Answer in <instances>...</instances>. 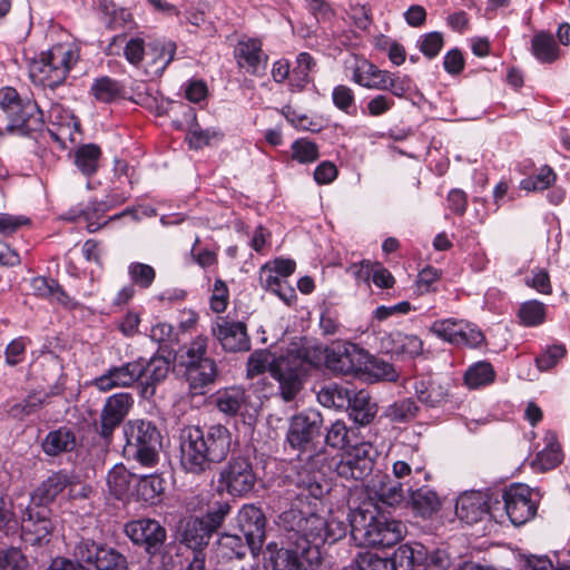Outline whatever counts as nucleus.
<instances>
[{
	"instance_id": "f257e3e1",
	"label": "nucleus",
	"mask_w": 570,
	"mask_h": 570,
	"mask_svg": "<svg viewBox=\"0 0 570 570\" xmlns=\"http://www.w3.org/2000/svg\"><path fill=\"white\" fill-rule=\"evenodd\" d=\"M296 485L301 492L289 509L278 517L283 531L282 546L268 542L263 554L264 562L273 570H315L321 547L332 544L346 534V524L334 517L317 513V504L325 492L318 474L303 471L297 473Z\"/></svg>"
},
{
	"instance_id": "f03ea898",
	"label": "nucleus",
	"mask_w": 570,
	"mask_h": 570,
	"mask_svg": "<svg viewBox=\"0 0 570 570\" xmlns=\"http://www.w3.org/2000/svg\"><path fill=\"white\" fill-rule=\"evenodd\" d=\"M232 443V432L224 424L186 425L178 433L179 466L185 473L199 476L226 460Z\"/></svg>"
},
{
	"instance_id": "7ed1b4c3",
	"label": "nucleus",
	"mask_w": 570,
	"mask_h": 570,
	"mask_svg": "<svg viewBox=\"0 0 570 570\" xmlns=\"http://www.w3.org/2000/svg\"><path fill=\"white\" fill-rule=\"evenodd\" d=\"M350 524L353 538L360 541V544L371 548L393 547L406 532L402 521L379 511L361 508L352 513Z\"/></svg>"
},
{
	"instance_id": "20e7f679",
	"label": "nucleus",
	"mask_w": 570,
	"mask_h": 570,
	"mask_svg": "<svg viewBox=\"0 0 570 570\" xmlns=\"http://www.w3.org/2000/svg\"><path fill=\"white\" fill-rule=\"evenodd\" d=\"M208 341L207 336L198 335L181 350L180 365L194 394H205L218 376L217 364L207 354Z\"/></svg>"
},
{
	"instance_id": "39448f33",
	"label": "nucleus",
	"mask_w": 570,
	"mask_h": 570,
	"mask_svg": "<svg viewBox=\"0 0 570 570\" xmlns=\"http://www.w3.org/2000/svg\"><path fill=\"white\" fill-rule=\"evenodd\" d=\"M126 444L124 452L145 468H154L159 462L161 434L157 426L147 420H130L122 428Z\"/></svg>"
},
{
	"instance_id": "423d86ee",
	"label": "nucleus",
	"mask_w": 570,
	"mask_h": 570,
	"mask_svg": "<svg viewBox=\"0 0 570 570\" xmlns=\"http://www.w3.org/2000/svg\"><path fill=\"white\" fill-rule=\"evenodd\" d=\"M78 57L65 45L53 46L29 63V77L35 85L55 89L62 85Z\"/></svg>"
},
{
	"instance_id": "0eeeda50",
	"label": "nucleus",
	"mask_w": 570,
	"mask_h": 570,
	"mask_svg": "<svg viewBox=\"0 0 570 570\" xmlns=\"http://www.w3.org/2000/svg\"><path fill=\"white\" fill-rule=\"evenodd\" d=\"M323 416L316 410H304L289 419L286 433V444L297 451V456L303 460L318 458L317 440L321 435Z\"/></svg>"
},
{
	"instance_id": "6e6552de",
	"label": "nucleus",
	"mask_w": 570,
	"mask_h": 570,
	"mask_svg": "<svg viewBox=\"0 0 570 570\" xmlns=\"http://www.w3.org/2000/svg\"><path fill=\"white\" fill-rule=\"evenodd\" d=\"M0 108L8 120L7 132L28 135L42 122L38 105L30 99L22 100L14 88L0 89Z\"/></svg>"
},
{
	"instance_id": "1a4fd4ad",
	"label": "nucleus",
	"mask_w": 570,
	"mask_h": 570,
	"mask_svg": "<svg viewBox=\"0 0 570 570\" xmlns=\"http://www.w3.org/2000/svg\"><path fill=\"white\" fill-rule=\"evenodd\" d=\"M257 482V474L249 456L232 455L219 469L217 490L234 498H244L250 493Z\"/></svg>"
},
{
	"instance_id": "9d476101",
	"label": "nucleus",
	"mask_w": 570,
	"mask_h": 570,
	"mask_svg": "<svg viewBox=\"0 0 570 570\" xmlns=\"http://www.w3.org/2000/svg\"><path fill=\"white\" fill-rule=\"evenodd\" d=\"M377 456V448L370 441H363L345 451L335 470L341 478L363 480L372 473Z\"/></svg>"
},
{
	"instance_id": "9b49d317",
	"label": "nucleus",
	"mask_w": 570,
	"mask_h": 570,
	"mask_svg": "<svg viewBox=\"0 0 570 570\" xmlns=\"http://www.w3.org/2000/svg\"><path fill=\"white\" fill-rule=\"evenodd\" d=\"M430 331L455 346L476 348L484 342L482 331L475 324L463 318L438 320L432 323Z\"/></svg>"
},
{
	"instance_id": "f8f14e48",
	"label": "nucleus",
	"mask_w": 570,
	"mask_h": 570,
	"mask_svg": "<svg viewBox=\"0 0 570 570\" xmlns=\"http://www.w3.org/2000/svg\"><path fill=\"white\" fill-rule=\"evenodd\" d=\"M124 532L135 546L144 549L150 557L161 551L167 538L166 529L157 520L149 518L127 522Z\"/></svg>"
},
{
	"instance_id": "ddd939ff",
	"label": "nucleus",
	"mask_w": 570,
	"mask_h": 570,
	"mask_svg": "<svg viewBox=\"0 0 570 570\" xmlns=\"http://www.w3.org/2000/svg\"><path fill=\"white\" fill-rule=\"evenodd\" d=\"M365 350L352 342H336L325 347V366L335 374L357 377Z\"/></svg>"
},
{
	"instance_id": "4468645a",
	"label": "nucleus",
	"mask_w": 570,
	"mask_h": 570,
	"mask_svg": "<svg viewBox=\"0 0 570 570\" xmlns=\"http://www.w3.org/2000/svg\"><path fill=\"white\" fill-rule=\"evenodd\" d=\"M75 560L57 557L49 570H107V551L94 541H83L75 549Z\"/></svg>"
},
{
	"instance_id": "2eb2a0df",
	"label": "nucleus",
	"mask_w": 570,
	"mask_h": 570,
	"mask_svg": "<svg viewBox=\"0 0 570 570\" xmlns=\"http://www.w3.org/2000/svg\"><path fill=\"white\" fill-rule=\"evenodd\" d=\"M533 490L523 483L510 485L502 494L504 509L514 525L524 524L537 513V502Z\"/></svg>"
},
{
	"instance_id": "dca6fc26",
	"label": "nucleus",
	"mask_w": 570,
	"mask_h": 570,
	"mask_svg": "<svg viewBox=\"0 0 570 570\" xmlns=\"http://www.w3.org/2000/svg\"><path fill=\"white\" fill-rule=\"evenodd\" d=\"M213 402L223 415L240 416L243 422H250L257 413V407L250 402V395L239 386L218 390L213 396Z\"/></svg>"
},
{
	"instance_id": "f3484780",
	"label": "nucleus",
	"mask_w": 570,
	"mask_h": 570,
	"mask_svg": "<svg viewBox=\"0 0 570 570\" xmlns=\"http://www.w3.org/2000/svg\"><path fill=\"white\" fill-rule=\"evenodd\" d=\"M212 335L220 344L224 351L236 353L250 348V338L245 323L233 321L228 317H217L210 326Z\"/></svg>"
},
{
	"instance_id": "a211bd4d",
	"label": "nucleus",
	"mask_w": 570,
	"mask_h": 570,
	"mask_svg": "<svg viewBox=\"0 0 570 570\" xmlns=\"http://www.w3.org/2000/svg\"><path fill=\"white\" fill-rule=\"evenodd\" d=\"M237 523L243 537L248 541L252 554L258 556L265 541L264 512L255 504H244L238 512Z\"/></svg>"
},
{
	"instance_id": "6ab92c4d",
	"label": "nucleus",
	"mask_w": 570,
	"mask_h": 570,
	"mask_svg": "<svg viewBox=\"0 0 570 570\" xmlns=\"http://www.w3.org/2000/svg\"><path fill=\"white\" fill-rule=\"evenodd\" d=\"M46 507L28 508L27 517L22 519V538L31 546H41L49 542L55 529V522L49 517Z\"/></svg>"
},
{
	"instance_id": "aec40b11",
	"label": "nucleus",
	"mask_w": 570,
	"mask_h": 570,
	"mask_svg": "<svg viewBox=\"0 0 570 570\" xmlns=\"http://www.w3.org/2000/svg\"><path fill=\"white\" fill-rule=\"evenodd\" d=\"M305 375L283 355L271 366V376L278 383L279 394L286 402L296 397L303 387Z\"/></svg>"
},
{
	"instance_id": "412c9836",
	"label": "nucleus",
	"mask_w": 570,
	"mask_h": 570,
	"mask_svg": "<svg viewBox=\"0 0 570 570\" xmlns=\"http://www.w3.org/2000/svg\"><path fill=\"white\" fill-rule=\"evenodd\" d=\"M234 56L237 66L253 76L262 75L267 67V55L262 49L258 39L239 40L235 47Z\"/></svg>"
},
{
	"instance_id": "4be33fe9",
	"label": "nucleus",
	"mask_w": 570,
	"mask_h": 570,
	"mask_svg": "<svg viewBox=\"0 0 570 570\" xmlns=\"http://www.w3.org/2000/svg\"><path fill=\"white\" fill-rule=\"evenodd\" d=\"M489 495L482 491H465L455 502V514L468 524L480 521L489 513Z\"/></svg>"
},
{
	"instance_id": "5701e85b",
	"label": "nucleus",
	"mask_w": 570,
	"mask_h": 570,
	"mask_svg": "<svg viewBox=\"0 0 570 570\" xmlns=\"http://www.w3.org/2000/svg\"><path fill=\"white\" fill-rule=\"evenodd\" d=\"M283 356L304 374H307L309 370L320 366L322 362L325 363V348L308 342L292 343Z\"/></svg>"
},
{
	"instance_id": "b1692460",
	"label": "nucleus",
	"mask_w": 570,
	"mask_h": 570,
	"mask_svg": "<svg viewBox=\"0 0 570 570\" xmlns=\"http://www.w3.org/2000/svg\"><path fill=\"white\" fill-rule=\"evenodd\" d=\"M137 362L142 367L140 384L144 386V393L150 389V394H154L155 385L165 380L169 373V361L164 356L154 355L149 360L140 357Z\"/></svg>"
},
{
	"instance_id": "393cba45",
	"label": "nucleus",
	"mask_w": 570,
	"mask_h": 570,
	"mask_svg": "<svg viewBox=\"0 0 570 570\" xmlns=\"http://www.w3.org/2000/svg\"><path fill=\"white\" fill-rule=\"evenodd\" d=\"M371 493L382 503L394 507L404 499L403 487L387 474H376L368 483Z\"/></svg>"
},
{
	"instance_id": "a878e982",
	"label": "nucleus",
	"mask_w": 570,
	"mask_h": 570,
	"mask_svg": "<svg viewBox=\"0 0 570 570\" xmlns=\"http://www.w3.org/2000/svg\"><path fill=\"white\" fill-rule=\"evenodd\" d=\"M390 561L393 562L394 570H411L428 561V549L420 542H406L399 546Z\"/></svg>"
},
{
	"instance_id": "bb28decb",
	"label": "nucleus",
	"mask_w": 570,
	"mask_h": 570,
	"mask_svg": "<svg viewBox=\"0 0 570 570\" xmlns=\"http://www.w3.org/2000/svg\"><path fill=\"white\" fill-rule=\"evenodd\" d=\"M176 43L174 41L157 40L148 46L146 53L147 66L151 69L154 76L160 77L176 55Z\"/></svg>"
},
{
	"instance_id": "cd10ccee",
	"label": "nucleus",
	"mask_w": 570,
	"mask_h": 570,
	"mask_svg": "<svg viewBox=\"0 0 570 570\" xmlns=\"http://www.w3.org/2000/svg\"><path fill=\"white\" fill-rule=\"evenodd\" d=\"M356 379L370 383L381 380L394 382L397 380V373L392 364L377 358L365 351V358L362 360L361 371Z\"/></svg>"
},
{
	"instance_id": "c85d7f7f",
	"label": "nucleus",
	"mask_w": 570,
	"mask_h": 570,
	"mask_svg": "<svg viewBox=\"0 0 570 570\" xmlns=\"http://www.w3.org/2000/svg\"><path fill=\"white\" fill-rule=\"evenodd\" d=\"M214 531L206 521L198 517L188 518L181 529V542L188 549H204L207 547Z\"/></svg>"
},
{
	"instance_id": "c756f323",
	"label": "nucleus",
	"mask_w": 570,
	"mask_h": 570,
	"mask_svg": "<svg viewBox=\"0 0 570 570\" xmlns=\"http://www.w3.org/2000/svg\"><path fill=\"white\" fill-rule=\"evenodd\" d=\"M386 77H389L387 70H382L367 60L357 62L352 72L353 82L363 88L379 91L386 87Z\"/></svg>"
},
{
	"instance_id": "7c9ffc66",
	"label": "nucleus",
	"mask_w": 570,
	"mask_h": 570,
	"mask_svg": "<svg viewBox=\"0 0 570 570\" xmlns=\"http://www.w3.org/2000/svg\"><path fill=\"white\" fill-rule=\"evenodd\" d=\"M259 283L262 287L277 295L286 304L296 298L295 289L283 279L271 265L265 263L259 269Z\"/></svg>"
},
{
	"instance_id": "2f4dec72",
	"label": "nucleus",
	"mask_w": 570,
	"mask_h": 570,
	"mask_svg": "<svg viewBox=\"0 0 570 570\" xmlns=\"http://www.w3.org/2000/svg\"><path fill=\"white\" fill-rule=\"evenodd\" d=\"M350 417L357 424H368L376 414L375 404L371 402L367 391L360 390L352 391L350 396V404L345 407Z\"/></svg>"
},
{
	"instance_id": "473e14b6",
	"label": "nucleus",
	"mask_w": 570,
	"mask_h": 570,
	"mask_svg": "<svg viewBox=\"0 0 570 570\" xmlns=\"http://www.w3.org/2000/svg\"><path fill=\"white\" fill-rule=\"evenodd\" d=\"M69 484L70 480L66 473H53L36 489L32 494V502L36 505L45 507L52 502Z\"/></svg>"
},
{
	"instance_id": "72a5a7b5",
	"label": "nucleus",
	"mask_w": 570,
	"mask_h": 570,
	"mask_svg": "<svg viewBox=\"0 0 570 570\" xmlns=\"http://www.w3.org/2000/svg\"><path fill=\"white\" fill-rule=\"evenodd\" d=\"M136 481L137 476L122 464H115L109 470V495L118 500L127 499L131 494Z\"/></svg>"
},
{
	"instance_id": "f704fd0d",
	"label": "nucleus",
	"mask_w": 570,
	"mask_h": 570,
	"mask_svg": "<svg viewBox=\"0 0 570 570\" xmlns=\"http://www.w3.org/2000/svg\"><path fill=\"white\" fill-rule=\"evenodd\" d=\"M316 70V61L308 52H299L296 57L295 67L289 77L292 91L303 90L312 80V73Z\"/></svg>"
},
{
	"instance_id": "c9c22d12",
	"label": "nucleus",
	"mask_w": 570,
	"mask_h": 570,
	"mask_svg": "<svg viewBox=\"0 0 570 570\" xmlns=\"http://www.w3.org/2000/svg\"><path fill=\"white\" fill-rule=\"evenodd\" d=\"M562 459L561 449L553 432L546 434V446L538 452L531 465L535 471L546 472L554 469Z\"/></svg>"
},
{
	"instance_id": "e433bc0d",
	"label": "nucleus",
	"mask_w": 570,
	"mask_h": 570,
	"mask_svg": "<svg viewBox=\"0 0 570 570\" xmlns=\"http://www.w3.org/2000/svg\"><path fill=\"white\" fill-rule=\"evenodd\" d=\"M497 373L488 361H478L468 366L463 381L470 390H478L492 384Z\"/></svg>"
},
{
	"instance_id": "4c0bfd02",
	"label": "nucleus",
	"mask_w": 570,
	"mask_h": 570,
	"mask_svg": "<svg viewBox=\"0 0 570 570\" xmlns=\"http://www.w3.org/2000/svg\"><path fill=\"white\" fill-rule=\"evenodd\" d=\"M411 505L422 518L431 517L441 507L438 493L429 487H421L411 491Z\"/></svg>"
},
{
	"instance_id": "58836bf2",
	"label": "nucleus",
	"mask_w": 570,
	"mask_h": 570,
	"mask_svg": "<svg viewBox=\"0 0 570 570\" xmlns=\"http://www.w3.org/2000/svg\"><path fill=\"white\" fill-rule=\"evenodd\" d=\"M77 445L76 436L67 428L51 431L42 443L43 451L49 455H58L62 452H70Z\"/></svg>"
},
{
	"instance_id": "ea45409f",
	"label": "nucleus",
	"mask_w": 570,
	"mask_h": 570,
	"mask_svg": "<svg viewBox=\"0 0 570 570\" xmlns=\"http://www.w3.org/2000/svg\"><path fill=\"white\" fill-rule=\"evenodd\" d=\"M386 340L391 342L392 346L390 352L394 354L416 357L423 351V341L416 335L404 334L400 331H396L390 333Z\"/></svg>"
},
{
	"instance_id": "a19ab883",
	"label": "nucleus",
	"mask_w": 570,
	"mask_h": 570,
	"mask_svg": "<svg viewBox=\"0 0 570 570\" xmlns=\"http://www.w3.org/2000/svg\"><path fill=\"white\" fill-rule=\"evenodd\" d=\"M413 387L417 400L430 407L441 405L448 396L446 390L432 380H416Z\"/></svg>"
},
{
	"instance_id": "79ce46f5",
	"label": "nucleus",
	"mask_w": 570,
	"mask_h": 570,
	"mask_svg": "<svg viewBox=\"0 0 570 570\" xmlns=\"http://www.w3.org/2000/svg\"><path fill=\"white\" fill-rule=\"evenodd\" d=\"M137 495L146 503L155 504L165 490V481L159 474L142 475L136 481Z\"/></svg>"
},
{
	"instance_id": "37998d69",
	"label": "nucleus",
	"mask_w": 570,
	"mask_h": 570,
	"mask_svg": "<svg viewBox=\"0 0 570 570\" xmlns=\"http://www.w3.org/2000/svg\"><path fill=\"white\" fill-rule=\"evenodd\" d=\"M351 393L352 390L336 383H331L317 392V401L325 407L342 410L350 404Z\"/></svg>"
},
{
	"instance_id": "c03bdc74",
	"label": "nucleus",
	"mask_w": 570,
	"mask_h": 570,
	"mask_svg": "<svg viewBox=\"0 0 570 570\" xmlns=\"http://www.w3.org/2000/svg\"><path fill=\"white\" fill-rule=\"evenodd\" d=\"M142 367L137 361L109 368V389L114 386H130L141 377Z\"/></svg>"
},
{
	"instance_id": "a18cd8bd",
	"label": "nucleus",
	"mask_w": 570,
	"mask_h": 570,
	"mask_svg": "<svg viewBox=\"0 0 570 570\" xmlns=\"http://www.w3.org/2000/svg\"><path fill=\"white\" fill-rule=\"evenodd\" d=\"M360 269L355 273L358 279H368L372 276V282L381 288H391L394 285V277L389 269L379 263H371L363 261L360 264Z\"/></svg>"
},
{
	"instance_id": "49530a36",
	"label": "nucleus",
	"mask_w": 570,
	"mask_h": 570,
	"mask_svg": "<svg viewBox=\"0 0 570 570\" xmlns=\"http://www.w3.org/2000/svg\"><path fill=\"white\" fill-rule=\"evenodd\" d=\"M533 56L543 63H550L558 59L559 47L551 35L537 33L531 41Z\"/></svg>"
},
{
	"instance_id": "de8ad7c7",
	"label": "nucleus",
	"mask_w": 570,
	"mask_h": 570,
	"mask_svg": "<svg viewBox=\"0 0 570 570\" xmlns=\"http://www.w3.org/2000/svg\"><path fill=\"white\" fill-rule=\"evenodd\" d=\"M249 550L248 541L238 534L223 533L217 541V552L223 559H242Z\"/></svg>"
},
{
	"instance_id": "09e8293b",
	"label": "nucleus",
	"mask_w": 570,
	"mask_h": 570,
	"mask_svg": "<svg viewBox=\"0 0 570 570\" xmlns=\"http://www.w3.org/2000/svg\"><path fill=\"white\" fill-rule=\"evenodd\" d=\"M100 155L101 150L97 145H81L75 151V165L82 174L89 176L96 171Z\"/></svg>"
},
{
	"instance_id": "8fccbe9b",
	"label": "nucleus",
	"mask_w": 570,
	"mask_h": 570,
	"mask_svg": "<svg viewBox=\"0 0 570 570\" xmlns=\"http://www.w3.org/2000/svg\"><path fill=\"white\" fill-rule=\"evenodd\" d=\"M31 286L36 295L57 301L63 306H69L71 302L69 296L55 281H48L45 277H35L31 282Z\"/></svg>"
},
{
	"instance_id": "3c124183",
	"label": "nucleus",
	"mask_w": 570,
	"mask_h": 570,
	"mask_svg": "<svg viewBox=\"0 0 570 570\" xmlns=\"http://www.w3.org/2000/svg\"><path fill=\"white\" fill-rule=\"evenodd\" d=\"M0 570H33V563L20 548L0 549Z\"/></svg>"
},
{
	"instance_id": "603ef678",
	"label": "nucleus",
	"mask_w": 570,
	"mask_h": 570,
	"mask_svg": "<svg viewBox=\"0 0 570 570\" xmlns=\"http://www.w3.org/2000/svg\"><path fill=\"white\" fill-rule=\"evenodd\" d=\"M419 411V406L411 397L402 399L390 404L385 410V416L395 423H403L413 420Z\"/></svg>"
},
{
	"instance_id": "864d4df0",
	"label": "nucleus",
	"mask_w": 570,
	"mask_h": 570,
	"mask_svg": "<svg viewBox=\"0 0 570 570\" xmlns=\"http://www.w3.org/2000/svg\"><path fill=\"white\" fill-rule=\"evenodd\" d=\"M546 305L540 301L531 299L521 304L518 316L523 325L538 326L546 321Z\"/></svg>"
},
{
	"instance_id": "5fc2aeb1",
	"label": "nucleus",
	"mask_w": 570,
	"mask_h": 570,
	"mask_svg": "<svg viewBox=\"0 0 570 570\" xmlns=\"http://www.w3.org/2000/svg\"><path fill=\"white\" fill-rule=\"evenodd\" d=\"M291 150L292 158L299 164H311L320 157L318 146L307 138L294 140L291 145Z\"/></svg>"
},
{
	"instance_id": "6e6d98bb",
	"label": "nucleus",
	"mask_w": 570,
	"mask_h": 570,
	"mask_svg": "<svg viewBox=\"0 0 570 570\" xmlns=\"http://www.w3.org/2000/svg\"><path fill=\"white\" fill-rule=\"evenodd\" d=\"M557 175L550 166H542L533 176L521 180L520 187L529 191L544 190L556 181Z\"/></svg>"
},
{
	"instance_id": "4d7b16f0",
	"label": "nucleus",
	"mask_w": 570,
	"mask_h": 570,
	"mask_svg": "<svg viewBox=\"0 0 570 570\" xmlns=\"http://www.w3.org/2000/svg\"><path fill=\"white\" fill-rule=\"evenodd\" d=\"M333 105L348 116L356 115L354 91L346 85H337L332 90Z\"/></svg>"
},
{
	"instance_id": "13d9d810",
	"label": "nucleus",
	"mask_w": 570,
	"mask_h": 570,
	"mask_svg": "<svg viewBox=\"0 0 570 570\" xmlns=\"http://www.w3.org/2000/svg\"><path fill=\"white\" fill-rule=\"evenodd\" d=\"M281 114L294 128L298 130L317 132L322 128L320 122L305 114L298 112L289 105L283 106Z\"/></svg>"
},
{
	"instance_id": "bf43d9fd",
	"label": "nucleus",
	"mask_w": 570,
	"mask_h": 570,
	"mask_svg": "<svg viewBox=\"0 0 570 570\" xmlns=\"http://www.w3.org/2000/svg\"><path fill=\"white\" fill-rule=\"evenodd\" d=\"M131 405L132 397L129 393L109 395V431L128 413Z\"/></svg>"
},
{
	"instance_id": "052dcab7",
	"label": "nucleus",
	"mask_w": 570,
	"mask_h": 570,
	"mask_svg": "<svg viewBox=\"0 0 570 570\" xmlns=\"http://www.w3.org/2000/svg\"><path fill=\"white\" fill-rule=\"evenodd\" d=\"M128 275L136 285L142 289L149 288L155 281L156 272L153 266L144 263L134 262L128 266Z\"/></svg>"
},
{
	"instance_id": "680f3d73",
	"label": "nucleus",
	"mask_w": 570,
	"mask_h": 570,
	"mask_svg": "<svg viewBox=\"0 0 570 570\" xmlns=\"http://www.w3.org/2000/svg\"><path fill=\"white\" fill-rule=\"evenodd\" d=\"M385 85L386 87L382 91H390L397 98H404L414 87L413 80L409 76L391 71H389V77L385 78Z\"/></svg>"
},
{
	"instance_id": "e2e57ef3",
	"label": "nucleus",
	"mask_w": 570,
	"mask_h": 570,
	"mask_svg": "<svg viewBox=\"0 0 570 570\" xmlns=\"http://www.w3.org/2000/svg\"><path fill=\"white\" fill-rule=\"evenodd\" d=\"M394 106L395 101L392 97L379 94L368 98L365 107H362L361 112L368 117H381L387 114Z\"/></svg>"
},
{
	"instance_id": "0e129e2a",
	"label": "nucleus",
	"mask_w": 570,
	"mask_h": 570,
	"mask_svg": "<svg viewBox=\"0 0 570 570\" xmlns=\"http://www.w3.org/2000/svg\"><path fill=\"white\" fill-rule=\"evenodd\" d=\"M276 360L267 350L255 351L247 361V375L254 377L266 370L271 373V366Z\"/></svg>"
},
{
	"instance_id": "69168bd1",
	"label": "nucleus",
	"mask_w": 570,
	"mask_h": 570,
	"mask_svg": "<svg viewBox=\"0 0 570 570\" xmlns=\"http://www.w3.org/2000/svg\"><path fill=\"white\" fill-rule=\"evenodd\" d=\"M149 338L157 343L160 348L168 347L177 341L174 327L165 322H157L147 333Z\"/></svg>"
},
{
	"instance_id": "338daca9",
	"label": "nucleus",
	"mask_w": 570,
	"mask_h": 570,
	"mask_svg": "<svg viewBox=\"0 0 570 570\" xmlns=\"http://www.w3.org/2000/svg\"><path fill=\"white\" fill-rule=\"evenodd\" d=\"M325 442L333 449H344L348 444V429L346 424L341 420L332 423L327 429Z\"/></svg>"
},
{
	"instance_id": "774afa93",
	"label": "nucleus",
	"mask_w": 570,
	"mask_h": 570,
	"mask_svg": "<svg viewBox=\"0 0 570 570\" xmlns=\"http://www.w3.org/2000/svg\"><path fill=\"white\" fill-rule=\"evenodd\" d=\"M348 570H394L390 558H382L374 553L360 554L357 567Z\"/></svg>"
}]
</instances>
